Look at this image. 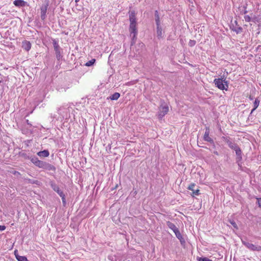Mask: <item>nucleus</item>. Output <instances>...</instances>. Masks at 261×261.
Instances as JSON below:
<instances>
[{
	"label": "nucleus",
	"mask_w": 261,
	"mask_h": 261,
	"mask_svg": "<svg viewBox=\"0 0 261 261\" xmlns=\"http://www.w3.org/2000/svg\"><path fill=\"white\" fill-rule=\"evenodd\" d=\"M120 95L119 93L115 92L110 97V99L112 100H117L119 98Z\"/></svg>",
	"instance_id": "obj_21"
},
{
	"label": "nucleus",
	"mask_w": 261,
	"mask_h": 261,
	"mask_svg": "<svg viewBox=\"0 0 261 261\" xmlns=\"http://www.w3.org/2000/svg\"><path fill=\"white\" fill-rule=\"evenodd\" d=\"M174 232L175 233L176 237L179 240L181 244L185 243V240L182 238L178 229H176Z\"/></svg>",
	"instance_id": "obj_14"
},
{
	"label": "nucleus",
	"mask_w": 261,
	"mask_h": 261,
	"mask_svg": "<svg viewBox=\"0 0 261 261\" xmlns=\"http://www.w3.org/2000/svg\"><path fill=\"white\" fill-rule=\"evenodd\" d=\"M260 102V100L258 98H256L253 102V109L251 110L250 114H251L253 112L257 109V108L258 107L259 104Z\"/></svg>",
	"instance_id": "obj_18"
},
{
	"label": "nucleus",
	"mask_w": 261,
	"mask_h": 261,
	"mask_svg": "<svg viewBox=\"0 0 261 261\" xmlns=\"http://www.w3.org/2000/svg\"><path fill=\"white\" fill-rule=\"evenodd\" d=\"M214 153L216 154V155H219V153H218V152L217 151H214Z\"/></svg>",
	"instance_id": "obj_35"
},
{
	"label": "nucleus",
	"mask_w": 261,
	"mask_h": 261,
	"mask_svg": "<svg viewBox=\"0 0 261 261\" xmlns=\"http://www.w3.org/2000/svg\"><path fill=\"white\" fill-rule=\"evenodd\" d=\"M50 185L52 189L55 191L59 187L53 181H51L50 182Z\"/></svg>",
	"instance_id": "obj_24"
},
{
	"label": "nucleus",
	"mask_w": 261,
	"mask_h": 261,
	"mask_svg": "<svg viewBox=\"0 0 261 261\" xmlns=\"http://www.w3.org/2000/svg\"><path fill=\"white\" fill-rule=\"evenodd\" d=\"M247 13V11L246 10H245V12H244V14H246Z\"/></svg>",
	"instance_id": "obj_37"
},
{
	"label": "nucleus",
	"mask_w": 261,
	"mask_h": 261,
	"mask_svg": "<svg viewBox=\"0 0 261 261\" xmlns=\"http://www.w3.org/2000/svg\"><path fill=\"white\" fill-rule=\"evenodd\" d=\"M257 204L259 207L261 208V198H257Z\"/></svg>",
	"instance_id": "obj_32"
},
{
	"label": "nucleus",
	"mask_w": 261,
	"mask_h": 261,
	"mask_svg": "<svg viewBox=\"0 0 261 261\" xmlns=\"http://www.w3.org/2000/svg\"><path fill=\"white\" fill-rule=\"evenodd\" d=\"M129 19L130 21L129 25V32L130 37L132 38V41L130 45L133 46L135 43L137 39V35L138 33L137 29L136 27L137 21L136 17V13L135 11H130L129 12Z\"/></svg>",
	"instance_id": "obj_1"
},
{
	"label": "nucleus",
	"mask_w": 261,
	"mask_h": 261,
	"mask_svg": "<svg viewBox=\"0 0 261 261\" xmlns=\"http://www.w3.org/2000/svg\"><path fill=\"white\" fill-rule=\"evenodd\" d=\"M252 17V21L254 23L260 22V18H259L258 17L254 15Z\"/></svg>",
	"instance_id": "obj_22"
},
{
	"label": "nucleus",
	"mask_w": 261,
	"mask_h": 261,
	"mask_svg": "<svg viewBox=\"0 0 261 261\" xmlns=\"http://www.w3.org/2000/svg\"><path fill=\"white\" fill-rule=\"evenodd\" d=\"M196 41L194 40H190L189 42V45L191 47L194 46L196 44Z\"/></svg>",
	"instance_id": "obj_29"
},
{
	"label": "nucleus",
	"mask_w": 261,
	"mask_h": 261,
	"mask_svg": "<svg viewBox=\"0 0 261 261\" xmlns=\"http://www.w3.org/2000/svg\"><path fill=\"white\" fill-rule=\"evenodd\" d=\"M95 62V59H92L90 61H89L88 62H87L85 65L87 66H92Z\"/></svg>",
	"instance_id": "obj_23"
},
{
	"label": "nucleus",
	"mask_w": 261,
	"mask_h": 261,
	"mask_svg": "<svg viewBox=\"0 0 261 261\" xmlns=\"http://www.w3.org/2000/svg\"><path fill=\"white\" fill-rule=\"evenodd\" d=\"M53 44L55 51L56 58L58 61H60L63 57L61 52L62 49L59 45L58 41L55 39H53Z\"/></svg>",
	"instance_id": "obj_3"
},
{
	"label": "nucleus",
	"mask_w": 261,
	"mask_h": 261,
	"mask_svg": "<svg viewBox=\"0 0 261 261\" xmlns=\"http://www.w3.org/2000/svg\"><path fill=\"white\" fill-rule=\"evenodd\" d=\"M48 7V2L46 4L43 5L41 7V18L42 20H44L46 18V13Z\"/></svg>",
	"instance_id": "obj_8"
},
{
	"label": "nucleus",
	"mask_w": 261,
	"mask_h": 261,
	"mask_svg": "<svg viewBox=\"0 0 261 261\" xmlns=\"http://www.w3.org/2000/svg\"><path fill=\"white\" fill-rule=\"evenodd\" d=\"M139 45L141 47H143L144 46V44L143 43H141L139 44Z\"/></svg>",
	"instance_id": "obj_34"
},
{
	"label": "nucleus",
	"mask_w": 261,
	"mask_h": 261,
	"mask_svg": "<svg viewBox=\"0 0 261 261\" xmlns=\"http://www.w3.org/2000/svg\"><path fill=\"white\" fill-rule=\"evenodd\" d=\"M61 197L62 198V200L63 203L64 204H66V199H65V194L62 195V196H61Z\"/></svg>",
	"instance_id": "obj_31"
},
{
	"label": "nucleus",
	"mask_w": 261,
	"mask_h": 261,
	"mask_svg": "<svg viewBox=\"0 0 261 261\" xmlns=\"http://www.w3.org/2000/svg\"><path fill=\"white\" fill-rule=\"evenodd\" d=\"M2 83V81L0 80V84Z\"/></svg>",
	"instance_id": "obj_39"
},
{
	"label": "nucleus",
	"mask_w": 261,
	"mask_h": 261,
	"mask_svg": "<svg viewBox=\"0 0 261 261\" xmlns=\"http://www.w3.org/2000/svg\"><path fill=\"white\" fill-rule=\"evenodd\" d=\"M242 244L245 246L248 249L253 251H261V246H256L251 244L247 241H244L242 240Z\"/></svg>",
	"instance_id": "obj_6"
},
{
	"label": "nucleus",
	"mask_w": 261,
	"mask_h": 261,
	"mask_svg": "<svg viewBox=\"0 0 261 261\" xmlns=\"http://www.w3.org/2000/svg\"><path fill=\"white\" fill-rule=\"evenodd\" d=\"M156 35L159 39L163 37L162 36V29L161 25H156Z\"/></svg>",
	"instance_id": "obj_17"
},
{
	"label": "nucleus",
	"mask_w": 261,
	"mask_h": 261,
	"mask_svg": "<svg viewBox=\"0 0 261 261\" xmlns=\"http://www.w3.org/2000/svg\"><path fill=\"white\" fill-rule=\"evenodd\" d=\"M198 261H212L211 259L207 258V257H198L197 258Z\"/></svg>",
	"instance_id": "obj_25"
},
{
	"label": "nucleus",
	"mask_w": 261,
	"mask_h": 261,
	"mask_svg": "<svg viewBox=\"0 0 261 261\" xmlns=\"http://www.w3.org/2000/svg\"><path fill=\"white\" fill-rule=\"evenodd\" d=\"M210 135V128L208 127H205V132L203 136V140L205 141L210 142L212 144L214 143L213 140L209 136Z\"/></svg>",
	"instance_id": "obj_9"
},
{
	"label": "nucleus",
	"mask_w": 261,
	"mask_h": 261,
	"mask_svg": "<svg viewBox=\"0 0 261 261\" xmlns=\"http://www.w3.org/2000/svg\"><path fill=\"white\" fill-rule=\"evenodd\" d=\"M22 48L27 51H29L31 48V44L29 41H24L22 42Z\"/></svg>",
	"instance_id": "obj_15"
},
{
	"label": "nucleus",
	"mask_w": 261,
	"mask_h": 261,
	"mask_svg": "<svg viewBox=\"0 0 261 261\" xmlns=\"http://www.w3.org/2000/svg\"><path fill=\"white\" fill-rule=\"evenodd\" d=\"M232 30L235 31L237 34H239L242 31V28L239 27L236 29H232Z\"/></svg>",
	"instance_id": "obj_28"
},
{
	"label": "nucleus",
	"mask_w": 261,
	"mask_h": 261,
	"mask_svg": "<svg viewBox=\"0 0 261 261\" xmlns=\"http://www.w3.org/2000/svg\"><path fill=\"white\" fill-rule=\"evenodd\" d=\"M44 169L47 171H52L53 173H55L56 171V167L54 165L47 162L45 164Z\"/></svg>",
	"instance_id": "obj_11"
},
{
	"label": "nucleus",
	"mask_w": 261,
	"mask_h": 261,
	"mask_svg": "<svg viewBox=\"0 0 261 261\" xmlns=\"http://www.w3.org/2000/svg\"><path fill=\"white\" fill-rule=\"evenodd\" d=\"M166 224H167V225L168 226V227L169 228H170L171 229H172L173 231V232H174L176 229H178L173 223H172V222H171L170 221H167L166 222Z\"/></svg>",
	"instance_id": "obj_20"
},
{
	"label": "nucleus",
	"mask_w": 261,
	"mask_h": 261,
	"mask_svg": "<svg viewBox=\"0 0 261 261\" xmlns=\"http://www.w3.org/2000/svg\"><path fill=\"white\" fill-rule=\"evenodd\" d=\"M155 21L156 25H160V20L159 12L157 10L155 11L154 12Z\"/></svg>",
	"instance_id": "obj_19"
},
{
	"label": "nucleus",
	"mask_w": 261,
	"mask_h": 261,
	"mask_svg": "<svg viewBox=\"0 0 261 261\" xmlns=\"http://www.w3.org/2000/svg\"><path fill=\"white\" fill-rule=\"evenodd\" d=\"M244 19L246 22L252 21V17H250L249 15H245Z\"/></svg>",
	"instance_id": "obj_27"
},
{
	"label": "nucleus",
	"mask_w": 261,
	"mask_h": 261,
	"mask_svg": "<svg viewBox=\"0 0 261 261\" xmlns=\"http://www.w3.org/2000/svg\"><path fill=\"white\" fill-rule=\"evenodd\" d=\"M224 141H225L228 146L232 149L234 150L236 148H237L238 146V145L235 143L234 142H233L230 140V139L229 137H223L222 138Z\"/></svg>",
	"instance_id": "obj_7"
},
{
	"label": "nucleus",
	"mask_w": 261,
	"mask_h": 261,
	"mask_svg": "<svg viewBox=\"0 0 261 261\" xmlns=\"http://www.w3.org/2000/svg\"><path fill=\"white\" fill-rule=\"evenodd\" d=\"M195 186V184H191L190 185L188 188V189L190 190H191L193 191V194L194 195H199L200 194V191L198 189L195 190L194 189V187Z\"/></svg>",
	"instance_id": "obj_12"
},
{
	"label": "nucleus",
	"mask_w": 261,
	"mask_h": 261,
	"mask_svg": "<svg viewBox=\"0 0 261 261\" xmlns=\"http://www.w3.org/2000/svg\"><path fill=\"white\" fill-rule=\"evenodd\" d=\"M13 4L15 6L20 7H24L27 4V2L23 0H15Z\"/></svg>",
	"instance_id": "obj_13"
},
{
	"label": "nucleus",
	"mask_w": 261,
	"mask_h": 261,
	"mask_svg": "<svg viewBox=\"0 0 261 261\" xmlns=\"http://www.w3.org/2000/svg\"><path fill=\"white\" fill-rule=\"evenodd\" d=\"M6 229V226L4 225H0V231L4 230Z\"/></svg>",
	"instance_id": "obj_33"
},
{
	"label": "nucleus",
	"mask_w": 261,
	"mask_h": 261,
	"mask_svg": "<svg viewBox=\"0 0 261 261\" xmlns=\"http://www.w3.org/2000/svg\"><path fill=\"white\" fill-rule=\"evenodd\" d=\"M37 154L40 157H47L49 155V152L47 150H44L37 152Z\"/></svg>",
	"instance_id": "obj_16"
},
{
	"label": "nucleus",
	"mask_w": 261,
	"mask_h": 261,
	"mask_svg": "<svg viewBox=\"0 0 261 261\" xmlns=\"http://www.w3.org/2000/svg\"><path fill=\"white\" fill-rule=\"evenodd\" d=\"M79 1H80V0H75L76 3L78 2Z\"/></svg>",
	"instance_id": "obj_38"
},
{
	"label": "nucleus",
	"mask_w": 261,
	"mask_h": 261,
	"mask_svg": "<svg viewBox=\"0 0 261 261\" xmlns=\"http://www.w3.org/2000/svg\"><path fill=\"white\" fill-rule=\"evenodd\" d=\"M55 192H56L61 197V196L64 195V194L63 193V191H62L59 187H58L56 190H55Z\"/></svg>",
	"instance_id": "obj_26"
},
{
	"label": "nucleus",
	"mask_w": 261,
	"mask_h": 261,
	"mask_svg": "<svg viewBox=\"0 0 261 261\" xmlns=\"http://www.w3.org/2000/svg\"><path fill=\"white\" fill-rule=\"evenodd\" d=\"M249 99H251V100H252V99H253V98H252V97H251V95L249 96Z\"/></svg>",
	"instance_id": "obj_36"
},
{
	"label": "nucleus",
	"mask_w": 261,
	"mask_h": 261,
	"mask_svg": "<svg viewBox=\"0 0 261 261\" xmlns=\"http://www.w3.org/2000/svg\"><path fill=\"white\" fill-rule=\"evenodd\" d=\"M169 111L168 106L164 102L162 103L159 108V111L158 112L159 118L161 119L166 114H167Z\"/></svg>",
	"instance_id": "obj_4"
},
{
	"label": "nucleus",
	"mask_w": 261,
	"mask_h": 261,
	"mask_svg": "<svg viewBox=\"0 0 261 261\" xmlns=\"http://www.w3.org/2000/svg\"><path fill=\"white\" fill-rule=\"evenodd\" d=\"M216 87L220 90H227L228 88L227 82L223 79H215L214 81Z\"/></svg>",
	"instance_id": "obj_2"
},
{
	"label": "nucleus",
	"mask_w": 261,
	"mask_h": 261,
	"mask_svg": "<svg viewBox=\"0 0 261 261\" xmlns=\"http://www.w3.org/2000/svg\"><path fill=\"white\" fill-rule=\"evenodd\" d=\"M230 223H231V224L236 228H238V226H237V224L236 223V222L233 221H230Z\"/></svg>",
	"instance_id": "obj_30"
},
{
	"label": "nucleus",
	"mask_w": 261,
	"mask_h": 261,
	"mask_svg": "<svg viewBox=\"0 0 261 261\" xmlns=\"http://www.w3.org/2000/svg\"><path fill=\"white\" fill-rule=\"evenodd\" d=\"M237 155V162L240 165L239 162L242 160V153L240 148L238 146L234 149Z\"/></svg>",
	"instance_id": "obj_10"
},
{
	"label": "nucleus",
	"mask_w": 261,
	"mask_h": 261,
	"mask_svg": "<svg viewBox=\"0 0 261 261\" xmlns=\"http://www.w3.org/2000/svg\"><path fill=\"white\" fill-rule=\"evenodd\" d=\"M28 159H30L32 163H33L36 166L44 169L46 162L40 161L38 159V158L35 156L29 157Z\"/></svg>",
	"instance_id": "obj_5"
}]
</instances>
